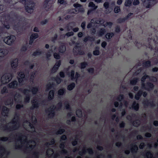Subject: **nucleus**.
Listing matches in <instances>:
<instances>
[{
    "mask_svg": "<svg viewBox=\"0 0 158 158\" xmlns=\"http://www.w3.org/2000/svg\"><path fill=\"white\" fill-rule=\"evenodd\" d=\"M9 109L5 106H2V114L4 116H7Z\"/></svg>",
    "mask_w": 158,
    "mask_h": 158,
    "instance_id": "obj_19",
    "label": "nucleus"
},
{
    "mask_svg": "<svg viewBox=\"0 0 158 158\" xmlns=\"http://www.w3.org/2000/svg\"><path fill=\"white\" fill-rule=\"evenodd\" d=\"M25 2V9L27 13L31 14L33 12L35 6V3L33 0H22Z\"/></svg>",
    "mask_w": 158,
    "mask_h": 158,
    "instance_id": "obj_3",
    "label": "nucleus"
},
{
    "mask_svg": "<svg viewBox=\"0 0 158 158\" xmlns=\"http://www.w3.org/2000/svg\"><path fill=\"white\" fill-rule=\"evenodd\" d=\"M11 104H13V100L9 98L5 102V104L6 106L9 105Z\"/></svg>",
    "mask_w": 158,
    "mask_h": 158,
    "instance_id": "obj_50",
    "label": "nucleus"
},
{
    "mask_svg": "<svg viewBox=\"0 0 158 158\" xmlns=\"http://www.w3.org/2000/svg\"><path fill=\"white\" fill-rule=\"evenodd\" d=\"M42 52L39 49H37L32 53V56H35L41 55Z\"/></svg>",
    "mask_w": 158,
    "mask_h": 158,
    "instance_id": "obj_45",
    "label": "nucleus"
},
{
    "mask_svg": "<svg viewBox=\"0 0 158 158\" xmlns=\"http://www.w3.org/2000/svg\"><path fill=\"white\" fill-rule=\"evenodd\" d=\"M132 109L137 111L139 109V105L136 101H134L132 104Z\"/></svg>",
    "mask_w": 158,
    "mask_h": 158,
    "instance_id": "obj_24",
    "label": "nucleus"
},
{
    "mask_svg": "<svg viewBox=\"0 0 158 158\" xmlns=\"http://www.w3.org/2000/svg\"><path fill=\"white\" fill-rule=\"evenodd\" d=\"M13 75L11 73H5L2 77V79L9 81L12 79Z\"/></svg>",
    "mask_w": 158,
    "mask_h": 158,
    "instance_id": "obj_13",
    "label": "nucleus"
},
{
    "mask_svg": "<svg viewBox=\"0 0 158 158\" xmlns=\"http://www.w3.org/2000/svg\"><path fill=\"white\" fill-rule=\"evenodd\" d=\"M103 6H104V8L106 10L107 13H110L112 11V7H109V3L108 2H104V4H103Z\"/></svg>",
    "mask_w": 158,
    "mask_h": 158,
    "instance_id": "obj_20",
    "label": "nucleus"
},
{
    "mask_svg": "<svg viewBox=\"0 0 158 158\" xmlns=\"http://www.w3.org/2000/svg\"><path fill=\"white\" fill-rule=\"evenodd\" d=\"M143 105L144 106L147 107L148 106L151 107H154L155 106V102L153 101H148V100H146L143 102Z\"/></svg>",
    "mask_w": 158,
    "mask_h": 158,
    "instance_id": "obj_14",
    "label": "nucleus"
},
{
    "mask_svg": "<svg viewBox=\"0 0 158 158\" xmlns=\"http://www.w3.org/2000/svg\"><path fill=\"white\" fill-rule=\"evenodd\" d=\"M55 84L54 83H49L47 85V89H46V91H48L50 89L52 88L54 85Z\"/></svg>",
    "mask_w": 158,
    "mask_h": 158,
    "instance_id": "obj_55",
    "label": "nucleus"
},
{
    "mask_svg": "<svg viewBox=\"0 0 158 158\" xmlns=\"http://www.w3.org/2000/svg\"><path fill=\"white\" fill-rule=\"evenodd\" d=\"M73 6L78 10V12H84V9L81 7L82 6L81 4L78 3H75L73 5Z\"/></svg>",
    "mask_w": 158,
    "mask_h": 158,
    "instance_id": "obj_25",
    "label": "nucleus"
},
{
    "mask_svg": "<svg viewBox=\"0 0 158 158\" xmlns=\"http://www.w3.org/2000/svg\"><path fill=\"white\" fill-rule=\"evenodd\" d=\"M64 142H62L60 144V148L61 149V153L63 154H66L67 153V151L64 149Z\"/></svg>",
    "mask_w": 158,
    "mask_h": 158,
    "instance_id": "obj_30",
    "label": "nucleus"
},
{
    "mask_svg": "<svg viewBox=\"0 0 158 158\" xmlns=\"http://www.w3.org/2000/svg\"><path fill=\"white\" fill-rule=\"evenodd\" d=\"M151 40H153L155 43L157 44L158 43V36L157 35H155L154 36V37L148 38V44H147V45H144V46L149 48L151 50H153V46L150 44V41Z\"/></svg>",
    "mask_w": 158,
    "mask_h": 158,
    "instance_id": "obj_5",
    "label": "nucleus"
},
{
    "mask_svg": "<svg viewBox=\"0 0 158 158\" xmlns=\"http://www.w3.org/2000/svg\"><path fill=\"white\" fill-rule=\"evenodd\" d=\"M54 57L56 59L59 60L60 59V55L59 53H57L56 52L54 53Z\"/></svg>",
    "mask_w": 158,
    "mask_h": 158,
    "instance_id": "obj_64",
    "label": "nucleus"
},
{
    "mask_svg": "<svg viewBox=\"0 0 158 158\" xmlns=\"http://www.w3.org/2000/svg\"><path fill=\"white\" fill-rule=\"evenodd\" d=\"M58 51L60 53H63L65 51V46L64 44H61L59 47Z\"/></svg>",
    "mask_w": 158,
    "mask_h": 158,
    "instance_id": "obj_39",
    "label": "nucleus"
},
{
    "mask_svg": "<svg viewBox=\"0 0 158 158\" xmlns=\"http://www.w3.org/2000/svg\"><path fill=\"white\" fill-rule=\"evenodd\" d=\"M86 151H87L89 154L90 155H92L94 153L92 149L91 148H88L87 149H82V151L79 152V153H78L79 154V155L81 156H82V155L85 154L86 153Z\"/></svg>",
    "mask_w": 158,
    "mask_h": 158,
    "instance_id": "obj_15",
    "label": "nucleus"
},
{
    "mask_svg": "<svg viewBox=\"0 0 158 158\" xmlns=\"http://www.w3.org/2000/svg\"><path fill=\"white\" fill-rule=\"evenodd\" d=\"M25 65H29V69H33L34 67V65L33 64H31L30 63L28 60L25 61Z\"/></svg>",
    "mask_w": 158,
    "mask_h": 158,
    "instance_id": "obj_52",
    "label": "nucleus"
},
{
    "mask_svg": "<svg viewBox=\"0 0 158 158\" xmlns=\"http://www.w3.org/2000/svg\"><path fill=\"white\" fill-rule=\"evenodd\" d=\"M18 76L19 78H18V82L19 84H22L24 77H25V74L23 72H20L18 73Z\"/></svg>",
    "mask_w": 158,
    "mask_h": 158,
    "instance_id": "obj_17",
    "label": "nucleus"
},
{
    "mask_svg": "<svg viewBox=\"0 0 158 158\" xmlns=\"http://www.w3.org/2000/svg\"><path fill=\"white\" fill-rule=\"evenodd\" d=\"M134 44L135 45V46H136V47L138 48H139L143 45V44H142V43L141 42H138L137 41V40H135L134 41Z\"/></svg>",
    "mask_w": 158,
    "mask_h": 158,
    "instance_id": "obj_48",
    "label": "nucleus"
},
{
    "mask_svg": "<svg viewBox=\"0 0 158 158\" xmlns=\"http://www.w3.org/2000/svg\"><path fill=\"white\" fill-rule=\"evenodd\" d=\"M27 44H25L23 45L21 47V48H20V51L22 52H25L26 51H27Z\"/></svg>",
    "mask_w": 158,
    "mask_h": 158,
    "instance_id": "obj_53",
    "label": "nucleus"
},
{
    "mask_svg": "<svg viewBox=\"0 0 158 158\" xmlns=\"http://www.w3.org/2000/svg\"><path fill=\"white\" fill-rule=\"evenodd\" d=\"M18 85V82L16 80H14L8 84V87L10 89H16Z\"/></svg>",
    "mask_w": 158,
    "mask_h": 158,
    "instance_id": "obj_16",
    "label": "nucleus"
},
{
    "mask_svg": "<svg viewBox=\"0 0 158 158\" xmlns=\"http://www.w3.org/2000/svg\"><path fill=\"white\" fill-rule=\"evenodd\" d=\"M54 94H55V91L54 90H52L49 91V93L48 95V100L51 101L53 99Z\"/></svg>",
    "mask_w": 158,
    "mask_h": 158,
    "instance_id": "obj_22",
    "label": "nucleus"
},
{
    "mask_svg": "<svg viewBox=\"0 0 158 158\" xmlns=\"http://www.w3.org/2000/svg\"><path fill=\"white\" fill-rule=\"evenodd\" d=\"M75 87V83L74 82L71 83L67 86V90L69 91H71L73 90Z\"/></svg>",
    "mask_w": 158,
    "mask_h": 158,
    "instance_id": "obj_33",
    "label": "nucleus"
},
{
    "mask_svg": "<svg viewBox=\"0 0 158 158\" xmlns=\"http://www.w3.org/2000/svg\"><path fill=\"white\" fill-rule=\"evenodd\" d=\"M14 30L16 31L19 34H21L22 33V28L19 27V23H17L14 26Z\"/></svg>",
    "mask_w": 158,
    "mask_h": 158,
    "instance_id": "obj_28",
    "label": "nucleus"
},
{
    "mask_svg": "<svg viewBox=\"0 0 158 158\" xmlns=\"http://www.w3.org/2000/svg\"><path fill=\"white\" fill-rule=\"evenodd\" d=\"M78 43H77V45L73 48V52L75 55H83L85 54L84 51L81 50V48L80 46H77Z\"/></svg>",
    "mask_w": 158,
    "mask_h": 158,
    "instance_id": "obj_6",
    "label": "nucleus"
},
{
    "mask_svg": "<svg viewBox=\"0 0 158 158\" xmlns=\"http://www.w3.org/2000/svg\"><path fill=\"white\" fill-rule=\"evenodd\" d=\"M15 4L13 0H3V5L0 4V14L13 8Z\"/></svg>",
    "mask_w": 158,
    "mask_h": 158,
    "instance_id": "obj_1",
    "label": "nucleus"
},
{
    "mask_svg": "<svg viewBox=\"0 0 158 158\" xmlns=\"http://www.w3.org/2000/svg\"><path fill=\"white\" fill-rule=\"evenodd\" d=\"M143 3L146 8H149L152 6V4L150 2V0H141Z\"/></svg>",
    "mask_w": 158,
    "mask_h": 158,
    "instance_id": "obj_27",
    "label": "nucleus"
},
{
    "mask_svg": "<svg viewBox=\"0 0 158 158\" xmlns=\"http://www.w3.org/2000/svg\"><path fill=\"white\" fill-rule=\"evenodd\" d=\"M66 93V89L64 88H61L58 91V94L60 96L63 95Z\"/></svg>",
    "mask_w": 158,
    "mask_h": 158,
    "instance_id": "obj_40",
    "label": "nucleus"
},
{
    "mask_svg": "<svg viewBox=\"0 0 158 158\" xmlns=\"http://www.w3.org/2000/svg\"><path fill=\"white\" fill-rule=\"evenodd\" d=\"M3 26V27H1L0 28V32L2 33L4 32V28L7 29H8L10 28V25L7 22L5 23Z\"/></svg>",
    "mask_w": 158,
    "mask_h": 158,
    "instance_id": "obj_23",
    "label": "nucleus"
},
{
    "mask_svg": "<svg viewBox=\"0 0 158 158\" xmlns=\"http://www.w3.org/2000/svg\"><path fill=\"white\" fill-rule=\"evenodd\" d=\"M132 148L131 149V152L133 153H136L137 152V151L138 150V147L137 145L135 144L134 145H132Z\"/></svg>",
    "mask_w": 158,
    "mask_h": 158,
    "instance_id": "obj_31",
    "label": "nucleus"
},
{
    "mask_svg": "<svg viewBox=\"0 0 158 158\" xmlns=\"http://www.w3.org/2000/svg\"><path fill=\"white\" fill-rule=\"evenodd\" d=\"M95 40V38L93 36H91L88 35L86 37L84 38L83 41L85 43H86L88 41H90L91 42H94Z\"/></svg>",
    "mask_w": 158,
    "mask_h": 158,
    "instance_id": "obj_26",
    "label": "nucleus"
},
{
    "mask_svg": "<svg viewBox=\"0 0 158 158\" xmlns=\"http://www.w3.org/2000/svg\"><path fill=\"white\" fill-rule=\"evenodd\" d=\"M132 124L133 126H134V127H138L140 125V122L139 120H136V121H133Z\"/></svg>",
    "mask_w": 158,
    "mask_h": 158,
    "instance_id": "obj_47",
    "label": "nucleus"
},
{
    "mask_svg": "<svg viewBox=\"0 0 158 158\" xmlns=\"http://www.w3.org/2000/svg\"><path fill=\"white\" fill-rule=\"evenodd\" d=\"M106 32V30L104 28H101L98 30V32H97V35L99 37H102L104 35L105 33Z\"/></svg>",
    "mask_w": 158,
    "mask_h": 158,
    "instance_id": "obj_18",
    "label": "nucleus"
},
{
    "mask_svg": "<svg viewBox=\"0 0 158 158\" xmlns=\"http://www.w3.org/2000/svg\"><path fill=\"white\" fill-rule=\"evenodd\" d=\"M139 81V78L137 77H135L132 80L130 81V84L132 85H135Z\"/></svg>",
    "mask_w": 158,
    "mask_h": 158,
    "instance_id": "obj_36",
    "label": "nucleus"
},
{
    "mask_svg": "<svg viewBox=\"0 0 158 158\" xmlns=\"http://www.w3.org/2000/svg\"><path fill=\"white\" fill-rule=\"evenodd\" d=\"M8 53L7 50L5 49L0 48V57H3Z\"/></svg>",
    "mask_w": 158,
    "mask_h": 158,
    "instance_id": "obj_29",
    "label": "nucleus"
},
{
    "mask_svg": "<svg viewBox=\"0 0 158 158\" xmlns=\"http://www.w3.org/2000/svg\"><path fill=\"white\" fill-rule=\"evenodd\" d=\"M39 37L38 34L36 33H33L31 35L29 39H36Z\"/></svg>",
    "mask_w": 158,
    "mask_h": 158,
    "instance_id": "obj_44",
    "label": "nucleus"
},
{
    "mask_svg": "<svg viewBox=\"0 0 158 158\" xmlns=\"http://www.w3.org/2000/svg\"><path fill=\"white\" fill-rule=\"evenodd\" d=\"M30 95L27 94L26 95V97L24 98V101L25 103H28L30 102Z\"/></svg>",
    "mask_w": 158,
    "mask_h": 158,
    "instance_id": "obj_60",
    "label": "nucleus"
},
{
    "mask_svg": "<svg viewBox=\"0 0 158 158\" xmlns=\"http://www.w3.org/2000/svg\"><path fill=\"white\" fill-rule=\"evenodd\" d=\"M39 106V103L37 102V100L35 98L32 100V106L30 107L31 110H33L35 109H37Z\"/></svg>",
    "mask_w": 158,
    "mask_h": 158,
    "instance_id": "obj_11",
    "label": "nucleus"
},
{
    "mask_svg": "<svg viewBox=\"0 0 158 158\" xmlns=\"http://www.w3.org/2000/svg\"><path fill=\"white\" fill-rule=\"evenodd\" d=\"M54 79H55V81H56V83L57 84H59L60 83V82H61L62 79L59 77L56 76V77H54Z\"/></svg>",
    "mask_w": 158,
    "mask_h": 158,
    "instance_id": "obj_61",
    "label": "nucleus"
},
{
    "mask_svg": "<svg viewBox=\"0 0 158 158\" xmlns=\"http://www.w3.org/2000/svg\"><path fill=\"white\" fill-rule=\"evenodd\" d=\"M64 132V130L63 129H60L58 131L55 132V134L58 135H62L63 133Z\"/></svg>",
    "mask_w": 158,
    "mask_h": 158,
    "instance_id": "obj_58",
    "label": "nucleus"
},
{
    "mask_svg": "<svg viewBox=\"0 0 158 158\" xmlns=\"http://www.w3.org/2000/svg\"><path fill=\"white\" fill-rule=\"evenodd\" d=\"M67 75L69 77H71V79L72 80H76L80 76L79 74L77 72H76V74H75V71L73 70H71L70 73H67Z\"/></svg>",
    "mask_w": 158,
    "mask_h": 158,
    "instance_id": "obj_9",
    "label": "nucleus"
},
{
    "mask_svg": "<svg viewBox=\"0 0 158 158\" xmlns=\"http://www.w3.org/2000/svg\"><path fill=\"white\" fill-rule=\"evenodd\" d=\"M133 0H126L125 2V6L126 7H129L131 6Z\"/></svg>",
    "mask_w": 158,
    "mask_h": 158,
    "instance_id": "obj_51",
    "label": "nucleus"
},
{
    "mask_svg": "<svg viewBox=\"0 0 158 158\" xmlns=\"http://www.w3.org/2000/svg\"><path fill=\"white\" fill-rule=\"evenodd\" d=\"M89 7L92 8L91 9L96 10L97 8V6H95V4L92 2H91L89 3Z\"/></svg>",
    "mask_w": 158,
    "mask_h": 158,
    "instance_id": "obj_49",
    "label": "nucleus"
},
{
    "mask_svg": "<svg viewBox=\"0 0 158 158\" xmlns=\"http://www.w3.org/2000/svg\"><path fill=\"white\" fill-rule=\"evenodd\" d=\"M142 94V90H140L138 91V93L135 95V99L136 100H139L141 96V94Z\"/></svg>",
    "mask_w": 158,
    "mask_h": 158,
    "instance_id": "obj_32",
    "label": "nucleus"
},
{
    "mask_svg": "<svg viewBox=\"0 0 158 158\" xmlns=\"http://www.w3.org/2000/svg\"><path fill=\"white\" fill-rule=\"evenodd\" d=\"M87 66H88V63L85 61L80 63V68L81 69H85Z\"/></svg>",
    "mask_w": 158,
    "mask_h": 158,
    "instance_id": "obj_54",
    "label": "nucleus"
},
{
    "mask_svg": "<svg viewBox=\"0 0 158 158\" xmlns=\"http://www.w3.org/2000/svg\"><path fill=\"white\" fill-rule=\"evenodd\" d=\"M114 35V33L113 32L107 33L105 35V38L108 40H110Z\"/></svg>",
    "mask_w": 158,
    "mask_h": 158,
    "instance_id": "obj_35",
    "label": "nucleus"
},
{
    "mask_svg": "<svg viewBox=\"0 0 158 158\" xmlns=\"http://www.w3.org/2000/svg\"><path fill=\"white\" fill-rule=\"evenodd\" d=\"M39 152H34L33 153V157L32 158H39Z\"/></svg>",
    "mask_w": 158,
    "mask_h": 158,
    "instance_id": "obj_63",
    "label": "nucleus"
},
{
    "mask_svg": "<svg viewBox=\"0 0 158 158\" xmlns=\"http://www.w3.org/2000/svg\"><path fill=\"white\" fill-rule=\"evenodd\" d=\"M62 107V103L60 102L56 104V106H53L52 107H50L47 110H46V113L48 114V115L50 118H52L54 117L55 115L56 110H59L61 109Z\"/></svg>",
    "mask_w": 158,
    "mask_h": 158,
    "instance_id": "obj_2",
    "label": "nucleus"
},
{
    "mask_svg": "<svg viewBox=\"0 0 158 158\" xmlns=\"http://www.w3.org/2000/svg\"><path fill=\"white\" fill-rule=\"evenodd\" d=\"M64 105H65V109L71 111V108H70V106L69 103L68 101H66L64 102Z\"/></svg>",
    "mask_w": 158,
    "mask_h": 158,
    "instance_id": "obj_46",
    "label": "nucleus"
},
{
    "mask_svg": "<svg viewBox=\"0 0 158 158\" xmlns=\"http://www.w3.org/2000/svg\"><path fill=\"white\" fill-rule=\"evenodd\" d=\"M120 11V8L119 6H116L114 8V12L116 14L118 13Z\"/></svg>",
    "mask_w": 158,
    "mask_h": 158,
    "instance_id": "obj_62",
    "label": "nucleus"
},
{
    "mask_svg": "<svg viewBox=\"0 0 158 158\" xmlns=\"http://www.w3.org/2000/svg\"><path fill=\"white\" fill-rule=\"evenodd\" d=\"M15 40V37L13 35H8L3 38V42L9 46L12 45Z\"/></svg>",
    "mask_w": 158,
    "mask_h": 158,
    "instance_id": "obj_4",
    "label": "nucleus"
},
{
    "mask_svg": "<svg viewBox=\"0 0 158 158\" xmlns=\"http://www.w3.org/2000/svg\"><path fill=\"white\" fill-rule=\"evenodd\" d=\"M155 86L152 83L148 82L147 83V85H145L144 83H142V88L144 89L145 90L150 91L153 89Z\"/></svg>",
    "mask_w": 158,
    "mask_h": 158,
    "instance_id": "obj_8",
    "label": "nucleus"
},
{
    "mask_svg": "<svg viewBox=\"0 0 158 158\" xmlns=\"http://www.w3.org/2000/svg\"><path fill=\"white\" fill-rule=\"evenodd\" d=\"M30 91L32 92L33 94H36L38 91V88L35 87H33L30 88Z\"/></svg>",
    "mask_w": 158,
    "mask_h": 158,
    "instance_id": "obj_38",
    "label": "nucleus"
},
{
    "mask_svg": "<svg viewBox=\"0 0 158 158\" xmlns=\"http://www.w3.org/2000/svg\"><path fill=\"white\" fill-rule=\"evenodd\" d=\"M61 65V60H58L55 63V65L53 66L51 70V72L52 73H54L59 69V67Z\"/></svg>",
    "mask_w": 158,
    "mask_h": 158,
    "instance_id": "obj_12",
    "label": "nucleus"
},
{
    "mask_svg": "<svg viewBox=\"0 0 158 158\" xmlns=\"http://www.w3.org/2000/svg\"><path fill=\"white\" fill-rule=\"evenodd\" d=\"M76 117H75V116H73L71 117V120H67V121H66V123H67V124H68L69 125H70L71 122H76Z\"/></svg>",
    "mask_w": 158,
    "mask_h": 158,
    "instance_id": "obj_42",
    "label": "nucleus"
},
{
    "mask_svg": "<svg viewBox=\"0 0 158 158\" xmlns=\"http://www.w3.org/2000/svg\"><path fill=\"white\" fill-rule=\"evenodd\" d=\"M142 65H143V67L146 68H148L151 66V62L150 60L144 61L142 63Z\"/></svg>",
    "mask_w": 158,
    "mask_h": 158,
    "instance_id": "obj_34",
    "label": "nucleus"
},
{
    "mask_svg": "<svg viewBox=\"0 0 158 158\" xmlns=\"http://www.w3.org/2000/svg\"><path fill=\"white\" fill-rule=\"evenodd\" d=\"M15 17L16 18L19 19V21L24 22L26 21V18L24 17H23L19 15L16 14L15 15Z\"/></svg>",
    "mask_w": 158,
    "mask_h": 158,
    "instance_id": "obj_37",
    "label": "nucleus"
},
{
    "mask_svg": "<svg viewBox=\"0 0 158 158\" xmlns=\"http://www.w3.org/2000/svg\"><path fill=\"white\" fill-rule=\"evenodd\" d=\"M77 116L80 117L82 116V110L81 109H77L76 110Z\"/></svg>",
    "mask_w": 158,
    "mask_h": 158,
    "instance_id": "obj_57",
    "label": "nucleus"
},
{
    "mask_svg": "<svg viewBox=\"0 0 158 158\" xmlns=\"http://www.w3.org/2000/svg\"><path fill=\"white\" fill-rule=\"evenodd\" d=\"M99 48L98 47L96 46L95 47V50L93 51V55L95 56L98 55L99 54Z\"/></svg>",
    "mask_w": 158,
    "mask_h": 158,
    "instance_id": "obj_41",
    "label": "nucleus"
},
{
    "mask_svg": "<svg viewBox=\"0 0 158 158\" xmlns=\"http://www.w3.org/2000/svg\"><path fill=\"white\" fill-rule=\"evenodd\" d=\"M149 78V76L147 75H143V76H142V77L141 78V82H142V83H144L145 81H146V79Z\"/></svg>",
    "mask_w": 158,
    "mask_h": 158,
    "instance_id": "obj_56",
    "label": "nucleus"
},
{
    "mask_svg": "<svg viewBox=\"0 0 158 158\" xmlns=\"http://www.w3.org/2000/svg\"><path fill=\"white\" fill-rule=\"evenodd\" d=\"M144 155L146 156L147 158H155L153 157V154L150 151H148L145 152Z\"/></svg>",
    "mask_w": 158,
    "mask_h": 158,
    "instance_id": "obj_43",
    "label": "nucleus"
},
{
    "mask_svg": "<svg viewBox=\"0 0 158 158\" xmlns=\"http://www.w3.org/2000/svg\"><path fill=\"white\" fill-rule=\"evenodd\" d=\"M124 95L123 94H119L118 97H117V98H116V100H117L118 101H120L124 99Z\"/></svg>",
    "mask_w": 158,
    "mask_h": 158,
    "instance_id": "obj_59",
    "label": "nucleus"
},
{
    "mask_svg": "<svg viewBox=\"0 0 158 158\" xmlns=\"http://www.w3.org/2000/svg\"><path fill=\"white\" fill-rule=\"evenodd\" d=\"M132 15H133V13H130L128 14L125 17L123 18H118V19H117V23L118 24H121L127 20H128L130 17Z\"/></svg>",
    "mask_w": 158,
    "mask_h": 158,
    "instance_id": "obj_10",
    "label": "nucleus"
},
{
    "mask_svg": "<svg viewBox=\"0 0 158 158\" xmlns=\"http://www.w3.org/2000/svg\"><path fill=\"white\" fill-rule=\"evenodd\" d=\"M18 66V59L15 58L11 61V66L13 69H16Z\"/></svg>",
    "mask_w": 158,
    "mask_h": 158,
    "instance_id": "obj_21",
    "label": "nucleus"
},
{
    "mask_svg": "<svg viewBox=\"0 0 158 158\" xmlns=\"http://www.w3.org/2000/svg\"><path fill=\"white\" fill-rule=\"evenodd\" d=\"M12 124L15 125L10 127H8L7 125H5V126H3V129L5 131H11L14 130H16L19 127V126H18L16 124H17V121L13 120L12 121Z\"/></svg>",
    "mask_w": 158,
    "mask_h": 158,
    "instance_id": "obj_7",
    "label": "nucleus"
}]
</instances>
